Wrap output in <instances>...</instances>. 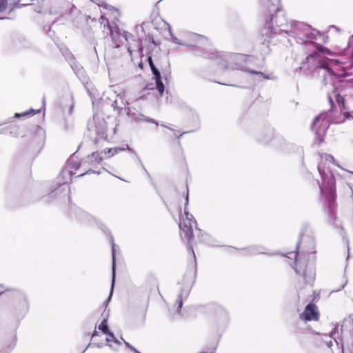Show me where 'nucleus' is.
Wrapping results in <instances>:
<instances>
[{"label": "nucleus", "mask_w": 353, "mask_h": 353, "mask_svg": "<svg viewBox=\"0 0 353 353\" xmlns=\"http://www.w3.org/2000/svg\"><path fill=\"white\" fill-rule=\"evenodd\" d=\"M321 161L318 164V171L321 176V184L318 182L322 194L325 196L329 213L334 214L336 200V175L330 168V164H336V161L330 154L321 155Z\"/></svg>", "instance_id": "1"}, {"label": "nucleus", "mask_w": 353, "mask_h": 353, "mask_svg": "<svg viewBox=\"0 0 353 353\" xmlns=\"http://www.w3.org/2000/svg\"><path fill=\"white\" fill-rule=\"evenodd\" d=\"M262 4L270 14L269 19L265 20V34L266 36L270 37L272 34L277 33L276 28L274 27V25L279 28V32L284 31L288 34V30L281 28L286 25L287 20L281 10L280 0H262Z\"/></svg>", "instance_id": "2"}, {"label": "nucleus", "mask_w": 353, "mask_h": 353, "mask_svg": "<svg viewBox=\"0 0 353 353\" xmlns=\"http://www.w3.org/2000/svg\"><path fill=\"white\" fill-rule=\"evenodd\" d=\"M308 238V252L310 251L309 254V258L306 263L305 259L301 258L297 260L298 252L295 253L291 252L289 254L294 255V259L296 260L295 272L297 274H301L303 276L304 282L306 285H312L315 278V268H314V261H315V251H313L314 248V241L312 237Z\"/></svg>", "instance_id": "3"}, {"label": "nucleus", "mask_w": 353, "mask_h": 353, "mask_svg": "<svg viewBox=\"0 0 353 353\" xmlns=\"http://www.w3.org/2000/svg\"><path fill=\"white\" fill-rule=\"evenodd\" d=\"M245 59L246 57L244 54L227 53L220 58L219 64L223 68L247 71L251 74H256L258 76L257 79L259 81L272 79L270 75L265 74L262 72L248 70L245 65Z\"/></svg>", "instance_id": "4"}, {"label": "nucleus", "mask_w": 353, "mask_h": 353, "mask_svg": "<svg viewBox=\"0 0 353 353\" xmlns=\"http://www.w3.org/2000/svg\"><path fill=\"white\" fill-rule=\"evenodd\" d=\"M188 202L189 198L188 192L185 197V203L184 208L185 221H183V223H179V228L183 230V232L185 234V238L188 239V252H191L192 253L194 262L195 263L196 256L193 250V247L191 244V241L193 238L192 226L194 225L196 226V221L194 219V216L187 211V206L188 205Z\"/></svg>", "instance_id": "5"}, {"label": "nucleus", "mask_w": 353, "mask_h": 353, "mask_svg": "<svg viewBox=\"0 0 353 353\" xmlns=\"http://www.w3.org/2000/svg\"><path fill=\"white\" fill-rule=\"evenodd\" d=\"M3 294L12 299L13 307L17 313L24 315L28 312L29 303L24 292L18 290H12L0 293V296Z\"/></svg>", "instance_id": "6"}, {"label": "nucleus", "mask_w": 353, "mask_h": 353, "mask_svg": "<svg viewBox=\"0 0 353 353\" xmlns=\"http://www.w3.org/2000/svg\"><path fill=\"white\" fill-rule=\"evenodd\" d=\"M107 29L109 31L108 34H110L112 41L114 42L116 48H119L121 46L128 44L130 39L135 41V37L131 33L121 29L115 23L110 24L107 20Z\"/></svg>", "instance_id": "7"}, {"label": "nucleus", "mask_w": 353, "mask_h": 353, "mask_svg": "<svg viewBox=\"0 0 353 353\" xmlns=\"http://www.w3.org/2000/svg\"><path fill=\"white\" fill-rule=\"evenodd\" d=\"M80 215H81V219L83 221H88L89 223L94 221V222L97 223L99 224V225L100 226V228L102 229V230H103V232L105 234L110 235L109 239L112 243V279L111 291H110L109 297L108 299V302L110 300L112 294L113 288H114V281H115V244L114 243V239H113V236L110 234V232L109 231V230L108 228H106V227L103 223H101L100 222H97V221L96 220V219L94 217H93L92 216L90 215L89 214H88L87 212H83V211L80 212Z\"/></svg>", "instance_id": "8"}, {"label": "nucleus", "mask_w": 353, "mask_h": 353, "mask_svg": "<svg viewBox=\"0 0 353 353\" xmlns=\"http://www.w3.org/2000/svg\"><path fill=\"white\" fill-rule=\"evenodd\" d=\"M300 319L303 321H318L319 319V312L317 306L313 303H310L306 305L303 312L300 314Z\"/></svg>", "instance_id": "9"}, {"label": "nucleus", "mask_w": 353, "mask_h": 353, "mask_svg": "<svg viewBox=\"0 0 353 353\" xmlns=\"http://www.w3.org/2000/svg\"><path fill=\"white\" fill-rule=\"evenodd\" d=\"M150 69L155 79L157 90H158L159 94L162 95L165 90V87L162 82L161 72L154 64L150 66Z\"/></svg>", "instance_id": "10"}, {"label": "nucleus", "mask_w": 353, "mask_h": 353, "mask_svg": "<svg viewBox=\"0 0 353 353\" xmlns=\"http://www.w3.org/2000/svg\"><path fill=\"white\" fill-rule=\"evenodd\" d=\"M190 292V287L187 285H184L181 288L180 292L177 296L176 300V305H177L176 307V312H179L181 311V309L183 305V299H186Z\"/></svg>", "instance_id": "11"}, {"label": "nucleus", "mask_w": 353, "mask_h": 353, "mask_svg": "<svg viewBox=\"0 0 353 353\" xmlns=\"http://www.w3.org/2000/svg\"><path fill=\"white\" fill-rule=\"evenodd\" d=\"M214 310L216 314L220 318L221 323L227 324L229 322L228 312L222 306L214 305Z\"/></svg>", "instance_id": "12"}, {"label": "nucleus", "mask_w": 353, "mask_h": 353, "mask_svg": "<svg viewBox=\"0 0 353 353\" xmlns=\"http://www.w3.org/2000/svg\"><path fill=\"white\" fill-rule=\"evenodd\" d=\"M68 186L65 184L59 185L57 188L51 191L47 196L48 201H52L53 199L57 198L63 192H66Z\"/></svg>", "instance_id": "13"}, {"label": "nucleus", "mask_w": 353, "mask_h": 353, "mask_svg": "<svg viewBox=\"0 0 353 353\" xmlns=\"http://www.w3.org/2000/svg\"><path fill=\"white\" fill-rule=\"evenodd\" d=\"M128 104V103L123 97L117 96V98L112 103V107L114 108V110L117 111L118 113H120L123 108H125L126 105Z\"/></svg>", "instance_id": "14"}, {"label": "nucleus", "mask_w": 353, "mask_h": 353, "mask_svg": "<svg viewBox=\"0 0 353 353\" xmlns=\"http://www.w3.org/2000/svg\"><path fill=\"white\" fill-rule=\"evenodd\" d=\"M248 252L250 254H268L266 248L262 245H252L247 248Z\"/></svg>", "instance_id": "15"}, {"label": "nucleus", "mask_w": 353, "mask_h": 353, "mask_svg": "<svg viewBox=\"0 0 353 353\" xmlns=\"http://www.w3.org/2000/svg\"><path fill=\"white\" fill-rule=\"evenodd\" d=\"M169 33H170V35L171 37V40H172V41L173 43H174L176 44H178L179 46H190V47H194L195 46L194 44H193V43H192L190 42H186V41H181L177 37H176L173 34L170 27H169Z\"/></svg>", "instance_id": "16"}, {"label": "nucleus", "mask_w": 353, "mask_h": 353, "mask_svg": "<svg viewBox=\"0 0 353 353\" xmlns=\"http://www.w3.org/2000/svg\"><path fill=\"white\" fill-rule=\"evenodd\" d=\"M187 39L183 41L190 42L196 46V42L202 39L203 37L196 33L188 32L186 34Z\"/></svg>", "instance_id": "17"}, {"label": "nucleus", "mask_w": 353, "mask_h": 353, "mask_svg": "<svg viewBox=\"0 0 353 353\" xmlns=\"http://www.w3.org/2000/svg\"><path fill=\"white\" fill-rule=\"evenodd\" d=\"M97 122L99 126L96 125V132L97 134L103 136L106 131L105 122L103 119L99 120Z\"/></svg>", "instance_id": "18"}, {"label": "nucleus", "mask_w": 353, "mask_h": 353, "mask_svg": "<svg viewBox=\"0 0 353 353\" xmlns=\"http://www.w3.org/2000/svg\"><path fill=\"white\" fill-rule=\"evenodd\" d=\"M274 136V131L272 129H269L264 136H261L260 138L261 141L263 143H268L271 141Z\"/></svg>", "instance_id": "19"}, {"label": "nucleus", "mask_w": 353, "mask_h": 353, "mask_svg": "<svg viewBox=\"0 0 353 353\" xmlns=\"http://www.w3.org/2000/svg\"><path fill=\"white\" fill-rule=\"evenodd\" d=\"M99 329L104 334H107L110 332L108 326V319H104L99 326Z\"/></svg>", "instance_id": "20"}, {"label": "nucleus", "mask_w": 353, "mask_h": 353, "mask_svg": "<svg viewBox=\"0 0 353 353\" xmlns=\"http://www.w3.org/2000/svg\"><path fill=\"white\" fill-rule=\"evenodd\" d=\"M338 334V325H335L334 327L332 329L330 333V337L332 338L336 343H339L338 339L341 341H342V339L339 337V336H336Z\"/></svg>", "instance_id": "21"}, {"label": "nucleus", "mask_w": 353, "mask_h": 353, "mask_svg": "<svg viewBox=\"0 0 353 353\" xmlns=\"http://www.w3.org/2000/svg\"><path fill=\"white\" fill-rule=\"evenodd\" d=\"M88 159L90 161L93 162L94 161L97 163H100L102 161V157L97 152H93L91 156H89Z\"/></svg>", "instance_id": "22"}, {"label": "nucleus", "mask_w": 353, "mask_h": 353, "mask_svg": "<svg viewBox=\"0 0 353 353\" xmlns=\"http://www.w3.org/2000/svg\"><path fill=\"white\" fill-rule=\"evenodd\" d=\"M40 112L39 110H35L34 109H30V110L26 111V112H23L22 113H15L14 118H20L21 117L29 115L31 113H35V112Z\"/></svg>", "instance_id": "23"}, {"label": "nucleus", "mask_w": 353, "mask_h": 353, "mask_svg": "<svg viewBox=\"0 0 353 353\" xmlns=\"http://www.w3.org/2000/svg\"><path fill=\"white\" fill-rule=\"evenodd\" d=\"M68 61L70 63V65L72 70L75 71V68L77 67V61L71 53L68 52Z\"/></svg>", "instance_id": "24"}, {"label": "nucleus", "mask_w": 353, "mask_h": 353, "mask_svg": "<svg viewBox=\"0 0 353 353\" xmlns=\"http://www.w3.org/2000/svg\"><path fill=\"white\" fill-rule=\"evenodd\" d=\"M74 107V97L72 94L70 95V103L68 108V114H72Z\"/></svg>", "instance_id": "25"}, {"label": "nucleus", "mask_w": 353, "mask_h": 353, "mask_svg": "<svg viewBox=\"0 0 353 353\" xmlns=\"http://www.w3.org/2000/svg\"><path fill=\"white\" fill-rule=\"evenodd\" d=\"M50 12V14H58L59 16H63L66 12V11L63 10V8L57 10L55 7L51 8Z\"/></svg>", "instance_id": "26"}, {"label": "nucleus", "mask_w": 353, "mask_h": 353, "mask_svg": "<svg viewBox=\"0 0 353 353\" xmlns=\"http://www.w3.org/2000/svg\"><path fill=\"white\" fill-rule=\"evenodd\" d=\"M125 148H110L108 151L109 154H111L110 157L114 156L115 154H117L119 151L124 150Z\"/></svg>", "instance_id": "27"}, {"label": "nucleus", "mask_w": 353, "mask_h": 353, "mask_svg": "<svg viewBox=\"0 0 353 353\" xmlns=\"http://www.w3.org/2000/svg\"><path fill=\"white\" fill-rule=\"evenodd\" d=\"M322 117H324L323 115H319L315 117V119L313 121L312 126V128L314 129V128L317 125V124L320 122Z\"/></svg>", "instance_id": "28"}, {"label": "nucleus", "mask_w": 353, "mask_h": 353, "mask_svg": "<svg viewBox=\"0 0 353 353\" xmlns=\"http://www.w3.org/2000/svg\"><path fill=\"white\" fill-rule=\"evenodd\" d=\"M106 335H107L106 341L108 343L112 341L116 338L114 333L110 331L109 332H108L106 334Z\"/></svg>", "instance_id": "29"}, {"label": "nucleus", "mask_w": 353, "mask_h": 353, "mask_svg": "<svg viewBox=\"0 0 353 353\" xmlns=\"http://www.w3.org/2000/svg\"><path fill=\"white\" fill-rule=\"evenodd\" d=\"M7 4V0H0V12L6 10Z\"/></svg>", "instance_id": "30"}, {"label": "nucleus", "mask_w": 353, "mask_h": 353, "mask_svg": "<svg viewBox=\"0 0 353 353\" xmlns=\"http://www.w3.org/2000/svg\"><path fill=\"white\" fill-rule=\"evenodd\" d=\"M140 121H145L148 123H155L156 125H159V123L153 119H151V118H148V117H144L143 119H140Z\"/></svg>", "instance_id": "31"}, {"label": "nucleus", "mask_w": 353, "mask_h": 353, "mask_svg": "<svg viewBox=\"0 0 353 353\" xmlns=\"http://www.w3.org/2000/svg\"><path fill=\"white\" fill-rule=\"evenodd\" d=\"M343 116H344V119L342 121L343 122L345 120V119H352L353 117H352V115L350 114V113L347 111L343 113Z\"/></svg>", "instance_id": "32"}, {"label": "nucleus", "mask_w": 353, "mask_h": 353, "mask_svg": "<svg viewBox=\"0 0 353 353\" xmlns=\"http://www.w3.org/2000/svg\"><path fill=\"white\" fill-rule=\"evenodd\" d=\"M90 345H91V344H89V345L87 346V347H86V348L83 351V352H82V353H84V352H85V351L88 349V347L89 346H90ZM92 347H93V346H95V347H97L101 348V347H102V344H101V343H93V344H92Z\"/></svg>", "instance_id": "33"}, {"label": "nucleus", "mask_w": 353, "mask_h": 353, "mask_svg": "<svg viewBox=\"0 0 353 353\" xmlns=\"http://www.w3.org/2000/svg\"><path fill=\"white\" fill-rule=\"evenodd\" d=\"M303 238H304L303 233L301 232L300 236H299V241L297 243V245H296V249H299L300 243L303 241Z\"/></svg>", "instance_id": "34"}, {"label": "nucleus", "mask_w": 353, "mask_h": 353, "mask_svg": "<svg viewBox=\"0 0 353 353\" xmlns=\"http://www.w3.org/2000/svg\"><path fill=\"white\" fill-rule=\"evenodd\" d=\"M147 59L150 67L154 64L151 56H149Z\"/></svg>", "instance_id": "35"}, {"label": "nucleus", "mask_w": 353, "mask_h": 353, "mask_svg": "<svg viewBox=\"0 0 353 353\" xmlns=\"http://www.w3.org/2000/svg\"><path fill=\"white\" fill-rule=\"evenodd\" d=\"M13 348H14V345L11 344L8 347V350L3 353H9L12 350Z\"/></svg>", "instance_id": "36"}, {"label": "nucleus", "mask_w": 353, "mask_h": 353, "mask_svg": "<svg viewBox=\"0 0 353 353\" xmlns=\"http://www.w3.org/2000/svg\"><path fill=\"white\" fill-rule=\"evenodd\" d=\"M112 342H114L117 346H120L121 345V342L117 338H115Z\"/></svg>", "instance_id": "37"}, {"label": "nucleus", "mask_w": 353, "mask_h": 353, "mask_svg": "<svg viewBox=\"0 0 353 353\" xmlns=\"http://www.w3.org/2000/svg\"><path fill=\"white\" fill-rule=\"evenodd\" d=\"M130 350H132L134 353H141L136 348H134L133 346H131Z\"/></svg>", "instance_id": "38"}, {"label": "nucleus", "mask_w": 353, "mask_h": 353, "mask_svg": "<svg viewBox=\"0 0 353 353\" xmlns=\"http://www.w3.org/2000/svg\"><path fill=\"white\" fill-rule=\"evenodd\" d=\"M108 345L110 347V348H111L114 351L118 350V348L113 347V345L112 344L108 343Z\"/></svg>", "instance_id": "39"}, {"label": "nucleus", "mask_w": 353, "mask_h": 353, "mask_svg": "<svg viewBox=\"0 0 353 353\" xmlns=\"http://www.w3.org/2000/svg\"><path fill=\"white\" fill-rule=\"evenodd\" d=\"M123 342H124L125 346L130 349L132 345L128 342H127L125 341H123Z\"/></svg>", "instance_id": "40"}, {"label": "nucleus", "mask_w": 353, "mask_h": 353, "mask_svg": "<svg viewBox=\"0 0 353 353\" xmlns=\"http://www.w3.org/2000/svg\"><path fill=\"white\" fill-rule=\"evenodd\" d=\"M327 121H325L324 119L322 120L321 125H327Z\"/></svg>", "instance_id": "41"}, {"label": "nucleus", "mask_w": 353, "mask_h": 353, "mask_svg": "<svg viewBox=\"0 0 353 353\" xmlns=\"http://www.w3.org/2000/svg\"><path fill=\"white\" fill-rule=\"evenodd\" d=\"M340 168L341 169V170H342L343 172H345V173H347V174H353V172H348V171H347V170H344V169H343V168Z\"/></svg>", "instance_id": "42"}, {"label": "nucleus", "mask_w": 353, "mask_h": 353, "mask_svg": "<svg viewBox=\"0 0 353 353\" xmlns=\"http://www.w3.org/2000/svg\"><path fill=\"white\" fill-rule=\"evenodd\" d=\"M128 50L129 53H130V54H132V49H131V47H130V46H128Z\"/></svg>", "instance_id": "43"}, {"label": "nucleus", "mask_w": 353, "mask_h": 353, "mask_svg": "<svg viewBox=\"0 0 353 353\" xmlns=\"http://www.w3.org/2000/svg\"><path fill=\"white\" fill-rule=\"evenodd\" d=\"M97 335V332L96 330H94V332L92 333V338L94 337Z\"/></svg>", "instance_id": "44"}, {"label": "nucleus", "mask_w": 353, "mask_h": 353, "mask_svg": "<svg viewBox=\"0 0 353 353\" xmlns=\"http://www.w3.org/2000/svg\"><path fill=\"white\" fill-rule=\"evenodd\" d=\"M170 130L173 131L174 132V134L175 136H176V132L175 130L172 129V128H168Z\"/></svg>", "instance_id": "45"}, {"label": "nucleus", "mask_w": 353, "mask_h": 353, "mask_svg": "<svg viewBox=\"0 0 353 353\" xmlns=\"http://www.w3.org/2000/svg\"><path fill=\"white\" fill-rule=\"evenodd\" d=\"M126 147H127V149L129 150L130 151H131L132 153H135L134 151L132 150V149H130L128 145H126Z\"/></svg>", "instance_id": "46"}, {"label": "nucleus", "mask_w": 353, "mask_h": 353, "mask_svg": "<svg viewBox=\"0 0 353 353\" xmlns=\"http://www.w3.org/2000/svg\"><path fill=\"white\" fill-rule=\"evenodd\" d=\"M108 8H110V10H113L114 11H117L115 8H114L113 7H112L111 6H109Z\"/></svg>", "instance_id": "47"}, {"label": "nucleus", "mask_w": 353, "mask_h": 353, "mask_svg": "<svg viewBox=\"0 0 353 353\" xmlns=\"http://www.w3.org/2000/svg\"><path fill=\"white\" fill-rule=\"evenodd\" d=\"M139 67L140 68H141V69H142V68H143V63H140L139 64Z\"/></svg>", "instance_id": "48"}, {"label": "nucleus", "mask_w": 353, "mask_h": 353, "mask_svg": "<svg viewBox=\"0 0 353 353\" xmlns=\"http://www.w3.org/2000/svg\"><path fill=\"white\" fill-rule=\"evenodd\" d=\"M79 167V165H74L73 167H72V168H74L75 170L78 169V168Z\"/></svg>", "instance_id": "49"}, {"label": "nucleus", "mask_w": 353, "mask_h": 353, "mask_svg": "<svg viewBox=\"0 0 353 353\" xmlns=\"http://www.w3.org/2000/svg\"><path fill=\"white\" fill-rule=\"evenodd\" d=\"M185 132H183V133L180 134L178 136V137L179 138L180 137H181V136H182L183 134H185Z\"/></svg>", "instance_id": "50"}, {"label": "nucleus", "mask_w": 353, "mask_h": 353, "mask_svg": "<svg viewBox=\"0 0 353 353\" xmlns=\"http://www.w3.org/2000/svg\"><path fill=\"white\" fill-rule=\"evenodd\" d=\"M101 19L103 21V20H104V14H103V15H101Z\"/></svg>", "instance_id": "51"}, {"label": "nucleus", "mask_w": 353, "mask_h": 353, "mask_svg": "<svg viewBox=\"0 0 353 353\" xmlns=\"http://www.w3.org/2000/svg\"><path fill=\"white\" fill-rule=\"evenodd\" d=\"M332 28H336L337 30H339V28H336V27H335L334 26H332Z\"/></svg>", "instance_id": "52"}, {"label": "nucleus", "mask_w": 353, "mask_h": 353, "mask_svg": "<svg viewBox=\"0 0 353 353\" xmlns=\"http://www.w3.org/2000/svg\"><path fill=\"white\" fill-rule=\"evenodd\" d=\"M71 162H72V159H69V161H68V164H70V163H71Z\"/></svg>", "instance_id": "53"}, {"label": "nucleus", "mask_w": 353, "mask_h": 353, "mask_svg": "<svg viewBox=\"0 0 353 353\" xmlns=\"http://www.w3.org/2000/svg\"><path fill=\"white\" fill-rule=\"evenodd\" d=\"M84 174H81L79 175L77 177H81V176H83Z\"/></svg>", "instance_id": "54"}, {"label": "nucleus", "mask_w": 353, "mask_h": 353, "mask_svg": "<svg viewBox=\"0 0 353 353\" xmlns=\"http://www.w3.org/2000/svg\"><path fill=\"white\" fill-rule=\"evenodd\" d=\"M3 130H0V134L3 133Z\"/></svg>", "instance_id": "55"}, {"label": "nucleus", "mask_w": 353, "mask_h": 353, "mask_svg": "<svg viewBox=\"0 0 353 353\" xmlns=\"http://www.w3.org/2000/svg\"><path fill=\"white\" fill-rule=\"evenodd\" d=\"M43 103H45V98L43 99Z\"/></svg>", "instance_id": "56"}, {"label": "nucleus", "mask_w": 353, "mask_h": 353, "mask_svg": "<svg viewBox=\"0 0 353 353\" xmlns=\"http://www.w3.org/2000/svg\"><path fill=\"white\" fill-rule=\"evenodd\" d=\"M70 174L72 175V171H70Z\"/></svg>", "instance_id": "57"}]
</instances>
